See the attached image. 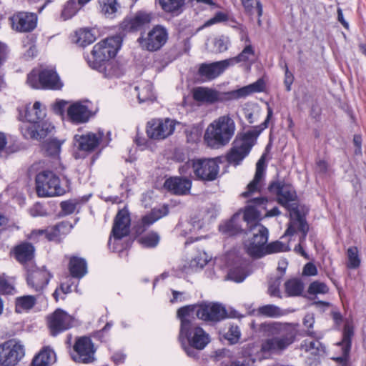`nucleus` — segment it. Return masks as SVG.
Returning <instances> with one entry per match:
<instances>
[{"label": "nucleus", "mask_w": 366, "mask_h": 366, "mask_svg": "<svg viewBox=\"0 0 366 366\" xmlns=\"http://www.w3.org/2000/svg\"><path fill=\"white\" fill-rule=\"evenodd\" d=\"M268 192L276 197L277 202L289 212L299 207L297 194L295 187L284 179H276L269 182Z\"/></svg>", "instance_id": "12"}, {"label": "nucleus", "mask_w": 366, "mask_h": 366, "mask_svg": "<svg viewBox=\"0 0 366 366\" xmlns=\"http://www.w3.org/2000/svg\"><path fill=\"white\" fill-rule=\"evenodd\" d=\"M60 207L64 215H69L74 212L76 207V202L73 199L63 201L60 204Z\"/></svg>", "instance_id": "56"}, {"label": "nucleus", "mask_w": 366, "mask_h": 366, "mask_svg": "<svg viewBox=\"0 0 366 366\" xmlns=\"http://www.w3.org/2000/svg\"><path fill=\"white\" fill-rule=\"evenodd\" d=\"M282 277H275L273 281L272 279L269 282V292L271 296L273 297H281L279 286L280 285Z\"/></svg>", "instance_id": "57"}, {"label": "nucleus", "mask_w": 366, "mask_h": 366, "mask_svg": "<svg viewBox=\"0 0 366 366\" xmlns=\"http://www.w3.org/2000/svg\"><path fill=\"white\" fill-rule=\"evenodd\" d=\"M175 129V123L170 119H157L148 122L147 134L151 139L162 140L172 135Z\"/></svg>", "instance_id": "19"}, {"label": "nucleus", "mask_w": 366, "mask_h": 366, "mask_svg": "<svg viewBox=\"0 0 366 366\" xmlns=\"http://www.w3.org/2000/svg\"><path fill=\"white\" fill-rule=\"evenodd\" d=\"M229 66H230L227 59L212 63H204L199 68V74L208 80H212L221 75Z\"/></svg>", "instance_id": "27"}, {"label": "nucleus", "mask_w": 366, "mask_h": 366, "mask_svg": "<svg viewBox=\"0 0 366 366\" xmlns=\"http://www.w3.org/2000/svg\"><path fill=\"white\" fill-rule=\"evenodd\" d=\"M152 19V14L144 11H138L129 18H125L121 23V29L127 32L142 30L149 24Z\"/></svg>", "instance_id": "23"}, {"label": "nucleus", "mask_w": 366, "mask_h": 366, "mask_svg": "<svg viewBox=\"0 0 366 366\" xmlns=\"http://www.w3.org/2000/svg\"><path fill=\"white\" fill-rule=\"evenodd\" d=\"M265 86L264 80L259 78L250 84L223 93L214 89L199 86L194 89L192 94L194 99L197 102L212 104L222 102L224 100H237L246 98L252 94L264 92Z\"/></svg>", "instance_id": "6"}, {"label": "nucleus", "mask_w": 366, "mask_h": 366, "mask_svg": "<svg viewBox=\"0 0 366 366\" xmlns=\"http://www.w3.org/2000/svg\"><path fill=\"white\" fill-rule=\"evenodd\" d=\"M62 142L56 139H50L43 142L41 149L44 154L52 158L59 157Z\"/></svg>", "instance_id": "40"}, {"label": "nucleus", "mask_w": 366, "mask_h": 366, "mask_svg": "<svg viewBox=\"0 0 366 366\" xmlns=\"http://www.w3.org/2000/svg\"><path fill=\"white\" fill-rule=\"evenodd\" d=\"M223 337L228 340L229 345L237 344L241 337V332L239 327L230 325L228 331L223 335Z\"/></svg>", "instance_id": "53"}, {"label": "nucleus", "mask_w": 366, "mask_h": 366, "mask_svg": "<svg viewBox=\"0 0 366 366\" xmlns=\"http://www.w3.org/2000/svg\"><path fill=\"white\" fill-rule=\"evenodd\" d=\"M328 286L325 283L319 281L311 282L307 289V293L310 295H314L313 297H310L312 300H315L318 294L325 295L328 293Z\"/></svg>", "instance_id": "48"}, {"label": "nucleus", "mask_w": 366, "mask_h": 366, "mask_svg": "<svg viewBox=\"0 0 366 366\" xmlns=\"http://www.w3.org/2000/svg\"><path fill=\"white\" fill-rule=\"evenodd\" d=\"M35 248L28 242H22L14 248L15 259L21 264L31 261L34 257Z\"/></svg>", "instance_id": "32"}, {"label": "nucleus", "mask_w": 366, "mask_h": 366, "mask_svg": "<svg viewBox=\"0 0 366 366\" xmlns=\"http://www.w3.org/2000/svg\"><path fill=\"white\" fill-rule=\"evenodd\" d=\"M96 349L92 339L87 336L78 337L73 346L72 360L79 363L88 364L94 360Z\"/></svg>", "instance_id": "17"}, {"label": "nucleus", "mask_w": 366, "mask_h": 366, "mask_svg": "<svg viewBox=\"0 0 366 366\" xmlns=\"http://www.w3.org/2000/svg\"><path fill=\"white\" fill-rule=\"evenodd\" d=\"M221 163H222V157L194 158L189 160L185 165L179 168V172L183 173L186 167L191 166L194 179L202 182H213L218 177Z\"/></svg>", "instance_id": "9"}, {"label": "nucleus", "mask_w": 366, "mask_h": 366, "mask_svg": "<svg viewBox=\"0 0 366 366\" xmlns=\"http://www.w3.org/2000/svg\"><path fill=\"white\" fill-rule=\"evenodd\" d=\"M161 9L173 16H178L184 10L185 0H156Z\"/></svg>", "instance_id": "36"}, {"label": "nucleus", "mask_w": 366, "mask_h": 366, "mask_svg": "<svg viewBox=\"0 0 366 366\" xmlns=\"http://www.w3.org/2000/svg\"><path fill=\"white\" fill-rule=\"evenodd\" d=\"M163 186L171 194L184 196L190 193L192 182L184 177H170L164 181Z\"/></svg>", "instance_id": "24"}, {"label": "nucleus", "mask_w": 366, "mask_h": 366, "mask_svg": "<svg viewBox=\"0 0 366 366\" xmlns=\"http://www.w3.org/2000/svg\"><path fill=\"white\" fill-rule=\"evenodd\" d=\"M219 231L227 237L248 233L247 229L242 227L240 214L238 213H235L229 220L220 224Z\"/></svg>", "instance_id": "29"}, {"label": "nucleus", "mask_w": 366, "mask_h": 366, "mask_svg": "<svg viewBox=\"0 0 366 366\" xmlns=\"http://www.w3.org/2000/svg\"><path fill=\"white\" fill-rule=\"evenodd\" d=\"M257 227V232L253 234V237L251 238L252 240L259 244L266 246L269 237V230L263 225H255Z\"/></svg>", "instance_id": "50"}, {"label": "nucleus", "mask_w": 366, "mask_h": 366, "mask_svg": "<svg viewBox=\"0 0 366 366\" xmlns=\"http://www.w3.org/2000/svg\"><path fill=\"white\" fill-rule=\"evenodd\" d=\"M187 141L189 143H197L200 140L202 136V128L197 125L188 128L185 131Z\"/></svg>", "instance_id": "54"}, {"label": "nucleus", "mask_w": 366, "mask_h": 366, "mask_svg": "<svg viewBox=\"0 0 366 366\" xmlns=\"http://www.w3.org/2000/svg\"><path fill=\"white\" fill-rule=\"evenodd\" d=\"M290 217L291 219H295V220L298 223V230L300 232H308L309 225L305 218L300 211L299 207L297 208L296 209L290 212Z\"/></svg>", "instance_id": "51"}, {"label": "nucleus", "mask_w": 366, "mask_h": 366, "mask_svg": "<svg viewBox=\"0 0 366 366\" xmlns=\"http://www.w3.org/2000/svg\"><path fill=\"white\" fill-rule=\"evenodd\" d=\"M122 46V39L118 36L107 38L96 44L90 55H84L89 66L97 70L106 78L119 77L121 74L117 64L111 61Z\"/></svg>", "instance_id": "2"}, {"label": "nucleus", "mask_w": 366, "mask_h": 366, "mask_svg": "<svg viewBox=\"0 0 366 366\" xmlns=\"http://www.w3.org/2000/svg\"><path fill=\"white\" fill-rule=\"evenodd\" d=\"M101 13L106 17L113 19L117 16L120 8L117 0H99Z\"/></svg>", "instance_id": "38"}, {"label": "nucleus", "mask_w": 366, "mask_h": 366, "mask_svg": "<svg viewBox=\"0 0 366 366\" xmlns=\"http://www.w3.org/2000/svg\"><path fill=\"white\" fill-rule=\"evenodd\" d=\"M260 330L272 336L262 342L261 351L263 353H282L296 340L297 331L290 324L264 322L260 325Z\"/></svg>", "instance_id": "5"}, {"label": "nucleus", "mask_w": 366, "mask_h": 366, "mask_svg": "<svg viewBox=\"0 0 366 366\" xmlns=\"http://www.w3.org/2000/svg\"><path fill=\"white\" fill-rule=\"evenodd\" d=\"M228 19L229 16L227 14L222 11H217L216 12L214 16L208 21L207 24H213L216 23L224 22L227 21Z\"/></svg>", "instance_id": "62"}, {"label": "nucleus", "mask_w": 366, "mask_h": 366, "mask_svg": "<svg viewBox=\"0 0 366 366\" xmlns=\"http://www.w3.org/2000/svg\"><path fill=\"white\" fill-rule=\"evenodd\" d=\"M264 154L256 164V171L253 179L247 186V190L242 194L244 198L249 197L251 194L258 190V185L261 180L264 178L265 167L264 164Z\"/></svg>", "instance_id": "31"}, {"label": "nucleus", "mask_w": 366, "mask_h": 366, "mask_svg": "<svg viewBox=\"0 0 366 366\" xmlns=\"http://www.w3.org/2000/svg\"><path fill=\"white\" fill-rule=\"evenodd\" d=\"M228 277L229 280L240 283L246 279L247 274L243 270L234 269L228 274Z\"/></svg>", "instance_id": "58"}, {"label": "nucleus", "mask_w": 366, "mask_h": 366, "mask_svg": "<svg viewBox=\"0 0 366 366\" xmlns=\"http://www.w3.org/2000/svg\"><path fill=\"white\" fill-rule=\"evenodd\" d=\"M301 347L314 356H319L325 352V345L317 340L311 341L305 340L301 344Z\"/></svg>", "instance_id": "43"}, {"label": "nucleus", "mask_w": 366, "mask_h": 366, "mask_svg": "<svg viewBox=\"0 0 366 366\" xmlns=\"http://www.w3.org/2000/svg\"><path fill=\"white\" fill-rule=\"evenodd\" d=\"M315 324V317L313 314H307L303 318V325L308 328L307 335L310 337H315V332L310 331V329L313 327Z\"/></svg>", "instance_id": "60"}, {"label": "nucleus", "mask_w": 366, "mask_h": 366, "mask_svg": "<svg viewBox=\"0 0 366 366\" xmlns=\"http://www.w3.org/2000/svg\"><path fill=\"white\" fill-rule=\"evenodd\" d=\"M56 225L59 229V232L62 237L69 234L74 227V226L68 221H62L56 224Z\"/></svg>", "instance_id": "64"}, {"label": "nucleus", "mask_w": 366, "mask_h": 366, "mask_svg": "<svg viewBox=\"0 0 366 366\" xmlns=\"http://www.w3.org/2000/svg\"><path fill=\"white\" fill-rule=\"evenodd\" d=\"M192 306H183L177 310V316L180 320L179 341L187 355L197 360L199 350H202L210 342V337L196 322L192 316Z\"/></svg>", "instance_id": "1"}, {"label": "nucleus", "mask_w": 366, "mask_h": 366, "mask_svg": "<svg viewBox=\"0 0 366 366\" xmlns=\"http://www.w3.org/2000/svg\"><path fill=\"white\" fill-rule=\"evenodd\" d=\"M59 229L57 227V225L49 227L46 229H39L36 233L39 235H45V237L49 241H55L59 242L62 238V236L59 232Z\"/></svg>", "instance_id": "49"}, {"label": "nucleus", "mask_w": 366, "mask_h": 366, "mask_svg": "<svg viewBox=\"0 0 366 366\" xmlns=\"http://www.w3.org/2000/svg\"><path fill=\"white\" fill-rule=\"evenodd\" d=\"M192 306V316L196 315L201 320L209 323H217L228 318L226 307L219 302H202L198 304L188 305Z\"/></svg>", "instance_id": "14"}, {"label": "nucleus", "mask_w": 366, "mask_h": 366, "mask_svg": "<svg viewBox=\"0 0 366 366\" xmlns=\"http://www.w3.org/2000/svg\"><path fill=\"white\" fill-rule=\"evenodd\" d=\"M36 303V298L34 295H23L18 297L15 300V312L22 313L32 309Z\"/></svg>", "instance_id": "39"}, {"label": "nucleus", "mask_w": 366, "mask_h": 366, "mask_svg": "<svg viewBox=\"0 0 366 366\" xmlns=\"http://www.w3.org/2000/svg\"><path fill=\"white\" fill-rule=\"evenodd\" d=\"M167 29L162 25H155L148 32L146 37L142 34L138 39L139 43L149 51L160 49L167 41Z\"/></svg>", "instance_id": "16"}, {"label": "nucleus", "mask_w": 366, "mask_h": 366, "mask_svg": "<svg viewBox=\"0 0 366 366\" xmlns=\"http://www.w3.org/2000/svg\"><path fill=\"white\" fill-rule=\"evenodd\" d=\"M74 318L65 310L58 308L48 317V327L51 336L56 337L74 326Z\"/></svg>", "instance_id": "18"}, {"label": "nucleus", "mask_w": 366, "mask_h": 366, "mask_svg": "<svg viewBox=\"0 0 366 366\" xmlns=\"http://www.w3.org/2000/svg\"><path fill=\"white\" fill-rule=\"evenodd\" d=\"M26 84L34 89L59 90L63 87L55 68L32 69L27 74Z\"/></svg>", "instance_id": "11"}, {"label": "nucleus", "mask_w": 366, "mask_h": 366, "mask_svg": "<svg viewBox=\"0 0 366 366\" xmlns=\"http://www.w3.org/2000/svg\"><path fill=\"white\" fill-rule=\"evenodd\" d=\"M268 199L264 197H259L255 198H252L247 200V204L254 205V208L257 207H260L262 208H265V205L267 203Z\"/></svg>", "instance_id": "63"}, {"label": "nucleus", "mask_w": 366, "mask_h": 366, "mask_svg": "<svg viewBox=\"0 0 366 366\" xmlns=\"http://www.w3.org/2000/svg\"><path fill=\"white\" fill-rule=\"evenodd\" d=\"M52 277L53 274L46 269L45 266H43L41 268L28 272L26 282L30 288L41 292L46 288Z\"/></svg>", "instance_id": "21"}, {"label": "nucleus", "mask_w": 366, "mask_h": 366, "mask_svg": "<svg viewBox=\"0 0 366 366\" xmlns=\"http://www.w3.org/2000/svg\"><path fill=\"white\" fill-rule=\"evenodd\" d=\"M104 132L99 129L97 133L87 132L85 134L75 135V146L81 151L93 152L103 139Z\"/></svg>", "instance_id": "25"}, {"label": "nucleus", "mask_w": 366, "mask_h": 366, "mask_svg": "<svg viewBox=\"0 0 366 366\" xmlns=\"http://www.w3.org/2000/svg\"><path fill=\"white\" fill-rule=\"evenodd\" d=\"M268 192L276 197L277 202L289 212L299 207L297 194L295 187L284 179H276L269 182Z\"/></svg>", "instance_id": "13"}, {"label": "nucleus", "mask_w": 366, "mask_h": 366, "mask_svg": "<svg viewBox=\"0 0 366 366\" xmlns=\"http://www.w3.org/2000/svg\"><path fill=\"white\" fill-rule=\"evenodd\" d=\"M139 103L153 102L157 97L153 91V85L150 81H143L134 86Z\"/></svg>", "instance_id": "34"}, {"label": "nucleus", "mask_w": 366, "mask_h": 366, "mask_svg": "<svg viewBox=\"0 0 366 366\" xmlns=\"http://www.w3.org/2000/svg\"><path fill=\"white\" fill-rule=\"evenodd\" d=\"M255 56V49L252 44H246L242 51L236 56L227 59L229 66H234L239 63H248L251 57Z\"/></svg>", "instance_id": "37"}, {"label": "nucleus", "mask_w": 366, "mask_h": 366, "mask_svg": "<svg viewBox=\"0 0 366 366\" xmlns=\"http://www.w3.org/2000/svg\"><path fill=\"white\" fill-rule=\"evenodd\" d=\"M37 20L36 14L24 11L10 17L12 29L21 33L32 31L36 27Z\"/></svg>", "instance_id": "20"}, {"label": "nucleus", "mask_w": 366, "mask_h": 366, "mask_svg": "<svg viewBox=\"0 0 366 366\" xmlns=\"http://www.w3.org/2000/svg\"><path fill=\"white\" fill-rule=\"evenodd\" d=\"M247 253L252 258L259 259L266 255V246L259 244L250 239L246 246Z\"/></svg>", "instance_id": "46"}, {"label": "nucleus", "mask_w": 366, "mask_h": 366, "mask_svg": "<svg viewBox=\"0 0 366 366\" xmlns=\"http://www.w3.org/2000/svg\"><path fill=\"white\" fill-rule=\"evenodd\" d=\"M24 355V346L20 341L9 340L0 344V366H14Z\"/></svg>", "instance_id": "15"}, {"label": "nucleus", "mask_w": 366, "mask_h": 366, "mask_svg": "<svg viewBox=\"0 0 366 366\" xmlns=\"http://www.w3.org/2000/svg\"><path fill=\"white\" fill-rule=\"evenodd\" d=\"M257 311V315L271 318H277L283 315L278 306L269 304L259 307Z\"/></svg>", "instance_id": "45"}, {"label": "nucleus", "mask_w": 366, "mask_h": 366, "mask_svg": "<svg viewBox=\"0 0 366 366\" xmlns=\"http://www.w3.org/2000/svg\"><path fill=\"white\" fill-rule=\"evenodd\" d=\"M69 271L74 278L81 279L87 273V262L85 259L73 256L69 262Z\"/></svg>", "instance_id": "35"}, {"label": "nucleus", "mask_w": 366, "mask_h": 366, "mask_svg": "<svg viewBox=\"0 0 366 366\" xmlns=\"http://www.w3.org/2000/svg\"><path fill=\"white\" fill-rule=\"evenodd\" d=\"M347 267L350 269H355L360 266L361 259L359 255V249L357 247H350L347 250Z\"/></svg>", "instance_id": "44"}, {"label": "nucleus", "mask_w": 366, "mask_h": 366, "mask_svg": "<svg viewBox=\"0 0 366 366\" xmlns=\"http://www.w3.org/2000/svg\"><path fill=\"white\" fill-rule=\"evenodd\" d=\"M160 236L156 232H151L139 238L138 242L144 248H154L159 243Z\"/></svg>", "instance_id": "47"}, {"label": "nucleus", "mask_w": 366, "mask_h": 366, "mask_svg": "<svg viewBox=\"0 0 366 366\" xmlns=\"http://www.w3.org/2000/svg\"><path fill=\"white\" fill-rule=\"evenodd\" d=\"M92 112L88 106L81 102L71 104L67 109V116L71 122L83 124L87 122L92 117Z\"/></svg>", "instance_id": "26"}, {"label": "nucleus", "mask_w": 366, "mask_h": 366, "mask_svg": "<svg viewBox=\"0 0 366 366\" xmlns=\"http://www.w3.org/2000/svg\"><path fill=\"white\" fill-rule=\"evenodd\" d=\"M66 184L61 183L59 177L53 171L44 169L35 176V189L39 197L63 196L70 190L71 182L66 179Z\"/></svg>", "instance_id": "8"}, {"label": "nucleus", "mask_w": 366, "mask_h": 366, "mask_svg": "<svg viewBox=\"0 0 366 366\" xmlns=\"http://www.w3.org/2000/svg\"><path fill=\"white\" fill-rule=\"evenodd\" d=\"M287 297L300 296L304 290V284L298 278H292L285 282Z\"/></svg>", "instance_id": "41"}, {"label": "nucleus", "mask_w": 366, "mask_h": 366, "mask_svg": "<svg viewBox=\"0 0 366 366\" xmlns=\"http://www.w3.org/2000/svg\"><path fill=\"white\" fill-rule=\"evenodd\" d=\"M56 360L54 349L49 345L44 346L34 356L30 366H49Z\"/></svg>", "instance_id": "30"}, {"label": "nucleus", "mask_w": 366, "mask_h": 366, "mask_svg": "<svg viewBox=\"0 0 366 366\" xmlns=\"http://www.w3.org/2000/svg\"><path fill=\"white\" fill-rule=\"evenodd\" d=\"M259 217L260 212L257 208H254V205L247 204L245 207L243 217L241 220L242 222L246 224L247 227L245 228L247 229L248 232L257 229L256 224L262 225L259 222Z\"/></svg>", "instance_id": "33"}, {"label": "nucleus", "mask_w": 366, "mask_h": 366, "mask_svg": "<svg viewBox=\"0 0 366 366\" xmlns=\"http://www.w3.org/2000/svg\"><path fill=\"white\" fill-rule=\"evenodd\" d=\"M329 164L324 159H319L316 162V169L317 172L322 177L328 174L329 172Z\"/></svg>", "instance_id": "61"}, {"label": "nucleus", "mask_w": 366, "mask_h": 366, "mask_svg": "<svg viewBox=\"0 0 366 366\" xmlns=\"http://www.w3.org/2000/svg\"><path fill=\"white\" fill-rule=\"evenodd\" d=\"M14 290V286L4 277L0 276V294L10 295Z\"/></svg>", "instance_id": "59"}, {"label": "nucleus", "mask_w": 366, "mask_h": 366, "mask_svg": "<svg viewBox=\"0 0 366 366\" xmlns=\"http://www.w3.org/2000/svg\"><path fill=\"white\" fill-rule=\"evenodd\" d=\"M39 102H35L18 108L19 119L28 124H24L20 127L21 132L25 139H41L51 134L54 126L46 119L45 112L41 109Z\"/></svg>", "instance_id": "3"}, {"label": "nucleus", "mask_w": 366, "mask_h": 366, "mask_svg": "<svg viewBox=\"0 0 366 366\" xmlns=\"http://www.w3.org/2000/svg\"><path fill=\"white\" fill-rule=\"evenodd\" d=\"M96 40V36L93 34L91 29H81L75 33L74 42L77 45L85 47L92 44Z\"/></svg>", "instance_id": "42"}, {"label": "nucleus", "mask_w": 366, "mask_h": 366, "mask_svg": "<svg viewBox=\"0 0 366 366\" xmlns=\"http://www.w3.org/2000/svg\"><path fill=\"white\" fill-rule=\"evenodd\" d=\"M130 222L129 211L126 209L119 210L114 219L112 229L108 241V245L114 252H120L130 246V242L120 244L122 239L129 236L130 233Z\"/></svg>", "instance_id": "10"}, {"label": "nucleus", "mask_w": 366, "mask_h": 366, "mask_svg": "<svg viewBox=\"0 0 366 366\" xmlns=\"http://www.w3.org/2000/svg\"><path fill=\"white\" fill-rule=\"evenodd\" d=\"M290 250V247L289 244H286L279 240L272 242L266 245V255L278 252H288Z\"/></svg>", "instance_id": "52"}, {"label": "nucleus", "mask_w": 366, "mask_h": 366, "mask_svg": "<svg viewBox=\"0 0 366 366\" xmlns=\"http://www.w3.org/2000/svg\"><path fill=\"white\" fill-rule=\"evenodd\" d=\"M353 335V327L348 325H345L342 331V340L337 343V345L341 347L342 355L339 357L332 358V360L338 363L340 366H351L349 362V360L352 347V338Z\"/></svg>", "instance_id": "22"}, {"label": "nucleus", "mask_w": 366, "mask_h": 366, "mask_svg": "<svg viewBox=\"0 0 366 366\" xmlns=\"http://www.w3.org/2000/svg\"><path fill=\"white\" fill-rule=\"evenodd\" d=\"M272 115L273 110L268 107L266 119L262 124L253 127L252 129L245 132L237 134L232 147L225 156L226 161L229 164L237 167L242 164L244 159L249 155L252 147L256 144L258 137L268 127Z\"/></svg>", "instance_id": "4"}, {"label": "nucleus", "mask_w": 366, "mask_h": 366, "mask_svg": "<svg viewBox=\"0 0 366 366\" xmlns=\"http://www.w3.org/2000/svg\"><path fill=\"white\" fill-rule=\"evenodd\" d=\"M169 214V207L167 204L156 207L153 208L149 213L143 216L141 219L140 224L138 225L137 232H144L149 227L161 218Z\"/></svg>", "instance_id": "28"}, {"label": "nucleus", "mask_w": 366, "mask_h": 366, "mask_svg": "<svg viewBox=\"0 0 366 366\" xmlns=\"http://www.w3.org/2000/svg\"><path fill=\"white\" fill-rule=\"evenodd\" d=\"M229 44V39L227 36H219L214 39L213 45L214 49L213 51L216 53H222L228 49V46Z\"/></svg>", "instance_id": "55"}, {"label": "nucleus", "mask_w": 366, "mask_h": 366, "mask_svg": "<svg viewBox=\"0 0 366 366\" xmlns=\"http://www.w3.org/2000/svg\"><path fill=\"white\" fill-rule=\"evenodd\" d=\"M234 132V120L229 115L221 116L208 126L204 139L210 148L218 149L230 142Z\"/></svg>", "instance_id": "7"}]
</instances>
